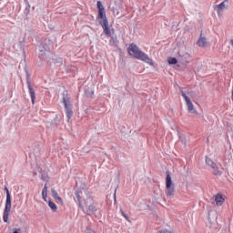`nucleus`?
Here are the masks:
<instances>
[{
    "label": "nucleus",
    "mask_w": 233,
    "mask_h": 233,
    "mask_svg": "<svg viewBox=\"0 0 233 233\" xmlns=\"http://www.w3.org/2000/svg\"><path fill=\"white\" fill-rule=\"evenodd\" d=\"M198 46H203L205 48L207 46V37L203 36V30L200 31V36L197 42Z\"/></svg>",
    "instance_id": "obj_11"
},
{
    "label": "nucleus",
    "mask_w": 233,
    "mask_h": 233,
    "mask_svg": "<svg viewBox=\"0 0 233 233\" xmlns=\"http://www.w3.org/2000/svg\"><path fill=\"white\" fill-rule=\"evenodd\" d=\"M33 175H34V176H37V172H36V171H34Z\"/></svg>",
    "instance_id": "obj_36"
},
{
    "label": "nucleus",
    "mask_w": 233,
    "mask_h": 233,
    "mask_svg": "<svg viewBox=\"0 0 233 233\" xmlns=\"http://www.w3.org/2000/svg\"><path fill=\"white\" fill-rule=\"evenodd\" d=\"M19 46L25 52V40L19 42Z\"/></svg>",
    "instance_id": "obj_29"
},
{
    "label": "nucleus",
    "mask_w": 233,
    "mask_h": 233,
    "mask_svg": "<svg viewBox=\"0 0 233 233\" xmlns=\"http://www.w3.org/2000/svg\"><path fill=\"white\" fill-rule=\"evenodd\" d=\"M183 97L186 101V103H190L192 100H190V97H188L187 95H183Z\"/></svg>",
    "instance_id": "obj_31"
},
{
    "label": "nucleus",
    "mask_w": 233,
    "mask_h": 233,
    "mask_svg": "<svg viewBox=\"0 0 233 233\" xmlns=\"http://www.w3.org/2000/svg\"><path fill=\"white\" fill-rule=\"evenodd\" d=\"M85 96H86V97H93L94 96V91L85 89Z\"/></svg>",
    "instance_id": "obj_23"
},
{
    "label": "nucleus",
    "mask_w": 233,
    "mask_h": 233,
    "mask_svg": "<svg viewBox=\"0 0 233 233\" xmlns=\"http://www.w3.org/2000/svg\"><path fill=\"white\" fill-rule=\"evenodd\" d=\"M96 8L98 10V12H101L105 10V6H103V4L101 3V1H97L96 3Z\"/></svg>",
    "instance_id": "obj_22"
},
{
    "label": "nucleus",
    "mask_w": 233,
    "mask_h": 233,
    "mask_svg": "<svg viewBox=\"0 0 233 233\" xmlns=\"http://www.w3.org/2000/svg\"><path fill=\"white\" fill-rule=\"evenodd\" d=\"M178 59L182 65H187L192 61V56L188 53H184L183 55L179 54Z\"/></svg>",
    "instance_id": "obj_8"
},
{
    "label": "nucleus",
    "mask_w": 233,
    "mask_h": 233,
    "mask_svg": "<svg viewBox=\"0 0 233 233\" xmlns=\"http://www.w3.org/2000/svg\"><path fill=\"white\" fill-rule=\"evenodd\" d=\"M75 196L76 198V202L78 204L79 208H81L82 210H85V207L83 206V203L81 202V195L79 194V191L76 190Z\"/></svg>",
    "instance_id": "obj_14"
},
{
    "label": "nucleus",
    "mask_w": 233,
    "mask_h": 233,
    "mask_svg": "<svg viewBox=\"0 0 233 233\" xmlns=\"http://www.w3.org/2000/svg\"><path fill=\"white\" fill-rule=\"evenodd\" d=\"M56 200L58 203V205H64L63 198H61V197L56 198Z\"/></svg>",
    "instance_id": "obj_30"
},
{
    "label": "nucleus",
    "mask_w": 233,
    "mask_h": 233,
    "mask_svg": "<svg viewBox=\"0 0 233 233\" xmlns=\"http://www.w3.org/2000/svg\"><path fill=\"white\" fill-rule=\"evenodd\" d=\"M26 83L32 105H35V89L32 87V80L30 78V74L28 73V71H26Z\"/></svg>",
    "instance_id": "obj_7"
},
{
    "label": "nucleus",
    "mask_w": 233,
    "mask_h": 233,
    "mask_svg": "<svg viewBox=\"0 0 233 233\" xmlns=\"http://www.w3.org/2000/svg\"><path fill=\"white\" fill-rule=\"evenodd\" d=\"M120 213L121 216H123V218H125V219H127V221H128L129 223H131L132 221L130 220V218H128V215L125 213V211H123V209H120Z\"/></svg>",
    "instance_id": "obj_25"
},
{
    "label": "nucleus",
    "mask_w": 233,
    "mask_h": 233,
    "mask_svg": "<svg viewBox=\"0 0 233 233\" xmlns=\"http://www.w3.org/2000/svg\"><path fill=\"white\" fill-rule=\"evenodd\" d=\"M114 203H117V200L116 199V191L114 193Z\"/></svg>",
    "instance_id": "obj_34"
},
{
    "label": "nucleus",
    "mask_w": 233,
    "mask_h": 233,
    "mask_svg": "<svg viewBox=\"0 0 233 233\" xmlns=\"http://www.w3.org/2000/svg\"><path fill=\"white\" fill-rule=\"evenodd\" d=\"M42 192H48V186H47V184H46V183L45 184V186H44V188H43Z\"/></svg>",
    "instance_id": "obj_32"
},
{
    "label": "nucleus",
    "mask_w": 233,
    "mask_h": 233,
    "mask_svg": "<svg viewBox=\"0 0 233 233\" xmlns=\"http://www.w3.org/2000/svg\"><path fill=\"white\" fill-rule=\"evenodd\" d=\"M188 112H192L193 114H198V110L194 108V104H192V100L187 103Z\"/></svg>",
    "instance_id": "obj_15"
},
{
    "label": "nucleus",
    "mask_w": 233,
    "mask_h": 233,
    "mask_svg": "<svg viewBox=\"0 0 233 233\" xmlns=\"http://www.w3.org/2000/svg\"><path fill=\"white\" fill-rule=\"evenodd\" d=\"M215 203L218 205V207H221L223 203H225V198H223V195L217 194L215 196Z\"/></svg>",
    "instance_id": "obj_13"
},
{
    "label": "nucleus",
    "mask_w": 233,
    "mask_h": 233,
    "mask_svg": "<svg viewBox=\"0 0 233 233\" xmlns=\"http://www.w3.org/2000/svg\"><path fill=\"white\" fill-rule=\"evenodd\" d=\"M212 170H213L214 176H221V174H223V172H221L219 168H218L217 165L215 166V167H212Z\"/></svg>",
    "instance_id": "obj_19"
},
{
    "label": "nucleus",
    "mask_w": 233,
    "mask_h": 233,
    "mask_svg": "<svg viewBox=\"0 0 233 233\" xmlns=\"http://www.w3.org/2000/svg\"><path fill=\"white\" fill-rule=\"evenodd\" d=\"M208 218H209V219H210V213H208Z\"/></svg>",
    "instance_id": "obj_38"
},
{
    "label": "nucleus",
    "mask_w": 233,
    "mask_h": 233,
    "mask_svg": "<svg viewBox=\"0 0 233 233\" xmlns=\"http://www.w3.org/2000/svg\"><path fill=\"white\" fill-rule=\"evenodd\" d=\"M13 233H21V228H15Z\"/></svg>",
    "instance_id": "obj_33"
},
{
    "label": "nucleus",
    "mask_w": 233,
    "mask_h": 233,
    "mask_svg": "<svg viewBox=\"0 0 233 233\" xmlns=\"http://www.w3.org/2000/svg\"><path fill=\"white\" fill-rule=\"evenodd\" d=\"M85 205L87 208V216H92V214H96V212H97V206L94 204V198H92V197L86 198L85 200Z\"/></svg>",
    "instance_id": "obj_5"
},
{
    "label": "nucleus",
    "mask_w": 233,
    "mask_h": 233,
    "mask_svg": "<svg viewBox=\"0 0 233 233\" xmlns=\"http://www.w3.org/2000/svg\"><path fill=\"white\" fill-rule=\"evenodd\" d=\"M168 65H177V58L176 57H169L167 59Z\"/></svg>",
    "instance_id": "obj_21"
},
{
    "label": "nucleus",
    "mask_w": 233,
    "mask_h": 233,
    "mask_svg": "<svg viewBox=\"0 0 233 233\" xmlns=\"http://www.w3.org/2000/svg\"><path fill=\"white\" fill-rule=\"evenodd\" d=\"M178 137H179V139H182V143H185V141L187 139V136H185V134L178 133Z\"/></svg>",
    "instance_id": "obj_27"
},
{
    "label": "nucleus",
    "mask_w": 233,
    "mask_h": 233,
    "mask_svg": "<svg viewBox=\"0 0 233 233\" xmlns=\"http://www.w3.org/2000/svg\"><path fill=\"white\" fill-rule=\"evenodd\" d=\"M217 8H218V12L223 11V9L225 8V2H222L219 5H218Z\"/></svg>",
    "instance_id": "obj_26"
},
{
    "label": "nucleus",
    "mask_w": 233,
    "mask_h": 233,
    "mask_svg": "<svg viewBox=\"0 0 233 233\" xmlns=\"http://www.w3.org/2000/svg\"><path fill=\"white\" fill-rule=\"evenodd\" d=\"M100 25L104 30V34L107 35V37H112V31L110 27H108V21H105L104 23L100 22Z\"/></svg>",
    "instance_id": "obj_10"
},
{
    "label": "nucleus",
    "mask_w": 233,
    "mask_h": 233,
    "mask_svg": "<svg viewBox=\"0 0 233 233\" xmlns=\"http://www.w3.org/2000/svg\"><path fill=\"white\" fill-rule=\"evenodd\" d=\"M48 207L51 208V209L53 210V212H57V205H56V203H54V201L49 200V201H48Z\"/></svg>",
    "instance_id": "obj_17"
},
{
    "label": "nucleus",
    "mask_w": 233,
    "mask_h": 233,
    "mask_svg": "<svg viewBox=\"0 0 233 233\" xmlns=\"http://www.w3.org/2000/svg\"><path fill=\"white\" fill-rule=\"evenodd\" d=\"M180 93H181L182 97H183V95H186L182 89H180Z\"/></svg>",
    "instance_id": "obj_35"
},
{
    "label": "nucleus",
    "mask_w": 233,
    "mask_h": 233,
    "mask_svg": "<svg viewBox=\"0 0 233 233\" xmlns=\"http://www.w3.org/2000/svg\"><path fill=\"white\" fill-rule=\"evenodd\" d=\"M209 141H210V140H209V138H208V137H207V143H209Z\"/></svg>",
    "instance_id": "obj_37"
},
{
    "label": "nucleus",
    "mask_w": 233,
    "mask_h": 233,
    "mask_svg": "<svg viewBox=\"0 0 233 233\" xmlns=\"http://www.w3.org/2000/svg\"><path fill=\"white\" fill-rule=\"evenodd\" d=\"M97 19L99 20V25H101V23H105V21H108V18L106 17V11H98Z\"/></svg>",
    "instance_id": "obj_12"
},
{
    "label": "nucleus",
    "mask_w": 233,
    "mask_h": 233,
    "mask_svg": "<svg viewBox=\"0 0 233 233\" xmlns=\"http://www.w3.org/2000/svg\"><path fill=\"white\" fill-rule=\"evenodd\" d=\"M109 45L111 46H116L117 45V37L116 36H110Z\"/></svg>",
    "instance_id": "obj_18"
},
{
    "label": "nucleus",
    "mask_w": 233,
    "mask_h": 233,
    "mask_svg": "<svg viewBox=\"0 0 233 233\" xmlns=\"http://www.w3.org/2000/svg\"><path fill=\"white\" fill-rule=\"evenodd\" d=\"M51 194H52V197L54 198V199H56L59 197V195L57 194V191L56 190L55 187L51 188Z\"/></svg>",
    "instance_id": "obj_24"
},
{
    "label": "nucleus",
    "mask_w": 233,
    "mask_h": 233,
    "mask_svg": "<svg viewBox=\"0 0 233 233\" xmlns=\"http://www.w3.org/2000/svg\"><path fill=\"white\" fill-rule=\"evenodd\" d=\"M127 52L129 56H131V57L138 59V61H143L144 63L150 65V66H154V60H152V58H149L148 55H147L145 52L141 51L137 45L134 43L130 44L127 47Z\"/></svg>",
    "instance_id": "obj_1"
},
{
    "label": "nucleus",
    "mask_w": 233,
    "mask_h": 233,
    "mask_svg": "<svg viewBox=\"0 0 233 233\" xmlns=\"http://www.w3.org/2000/svg\"><path fill=\"white\" fill-rule=\"evenodd\" d=\"M42 198L44 201H46V198H48V191H42Z\"/></svg>",
    "instance_id": "obj_28"
},
{
    "label": "nucleus",
    "mask_w": 233,
    "mask_h": 233,
    "mask_svg": "<svg viewBox=\"0 0 233 233\" xmlns=\"http://www.w3.org/2000/svg\"><path fill=\"white\" fill-rule=\"evenodd\" d=\"M206 165H208L211 168H216V163H214V161L211 160V158L208 157H206Z\"/></svg>",
    "instance_id": "obj_16"
},
{
    "label": "nucleus",
    "mask_w": 233,
    "mask_h": 233,
    "mask_svg": "<svg viewBox=\"0 0 233 233\" xmlns=\"http://www.w3.org/2000/svg\"><path fill=\"white\" fill-rule=\"evenodd\" d=\"M36 172H39V174H41L40 178L42 179V181H46V183H48V181H50L48 173H46V171L43 170V168L41 167L36 166Z\"/></svg>",
    "instance_id": "obj_9"
},
{
    "label": "nucleus",
    "mask_w": 233,
    "mask_h": 233,
    "mask_svg": "<svg viewBox=\"0 0 233 233\" xmlns=\"http://www.w3.org/2000/svg\"><path fill=\"white\" fill-rule=\"evenodd\" d=\"M63 103H64L66 117L68 121H70V119L74 117V111L72 110V108H74V106L72 105V103H70V97H68V94H63Z\"/></svg>",
    "instance_id": "obj_4"
},
{
    "label": "nucleus",
    "mask_w": 233,
    "mask_h": 233,
    "mask_svg": "<svg viewBox=\"0 0 233 233\" xmlns=\"http://www.w3.org/2000/svg\"><path fill=\"white\" fill-rule=\"evenodd\" d=\"M37 49L39 51L38 57L40 61H48L50 59V56H52V52L50 51V46L45 43H41Z\"/></svg>",
    "instance_id": "obj_3"
},
{
    "label": "nucleus",
    "mask_w": 233,
    "mask_h": 233,
    "mask_svg": "<svg viewBox=\"0 0 233 233\" xmlns=\"http://www.w3.org/2000/svg\"><path fill=\"white\" fill-rule=\"evenodd\" d=\"M166 188H167V196H174L175 187L172 182V177L170 176V171L166 172Z\"/></svg>",
    "instance_id": "obj_6"
},
{
    "label": "nucleus",
    "mask_w": 233,
    "mask_h": 233,
    "mask_svg": "<svg viewBox=\"0 0 233 233\" xmlns=\"http://www.w3.org/2000/svg\"><path fill=\"white\" fill-rule=\"evenodd\" d=\"M4 190L6 193V199L3 219L5 223H8V216H10V210H12V195L10 194V190H8V187L5 186Z\"/></svg>",
    "instance_id": "obj_2"
},
{
    "label": "nucleus",
    "mask_w": 233,
    "mask_h": 233,
    "mask_svg": "<svg viewBox=\"0 0 233 233\" xmlns=\"http://www.w3.org/2000/svg\"><path fill=\"white\" fill-rule=\"evenodd\" d=\"M25 9L24 11L25 15H28L30 14V4L28 3V0H25Z\"/></svg>",
    "instance_id": "obj_20"
}]
</instances>
